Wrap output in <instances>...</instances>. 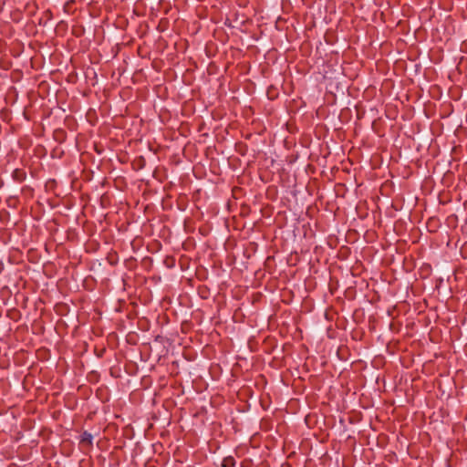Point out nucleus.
Returning <instances> with one entry per match:
<instances>
[{"label":"nucleus","instance_id":"f257e3e1","mask_svg":"<svg viewBox=\"0 0 467 467\" xmlns=\"http://www.w3.org/2000/svg\"><path fill=\"white\" fill-rule=\"evenodd\" d=\"M79 443L83 448L91 447L93 443V435L85 431L80 435Z\"/></svg>","mask_w":467,"mask_h":467},{"label":"nucleus","instance_id":"f03ea898","mask_svg":"<svg viewBox=\"0 0 467 467\" xmlns=\"http://www.w3.org/2000/svg\"><path fill=\"white\" fill-rule=\"evenodd\" d=\"M12 176L15 181H16L18 182H22L25 181L26 175L23 170L16 169L13 171Z\"/></svg>","mask_w":467,"mask_h":467},{"label":"nucleus","instance_id":"7ed1b4c3","mask_svg":"<svg viewBox=\"0 0 467 467\" xmlns=\"http://www.w3.org/2000/svg\"><path fill=\"white\" fill-rule=\"evenodd\" d=\"M118 160L120 162H124L125 161V160L120 155H119Z\"/></svg>","mask_w":467,"mask_h":467}]
</instances>
